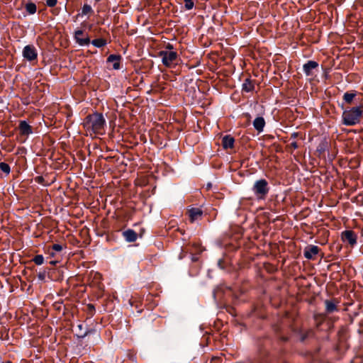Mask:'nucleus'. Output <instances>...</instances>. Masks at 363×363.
Listing matches in <instances>:
<instances>
[{
    "label": "nucleus",
    "instance_id": "nucleus-1",
    "mask_svg": "<svg viewBox=\"0 0 363 363\" xmlns=\"http://www.w3.org/2000/svg\"><path fill=\"white\" fill-rule=\"evenodd\" d=\"M83 126L86 135H103L105 133L106 120L102 113L96 112L84 118Z\"/></svg>",
    "mask_w": 363,
    "mask_h": 363
},
{
    "label": "nucleus",
    "instance_id": "nucleus-2",
    "mask_svg": "<svg viewBox=\"0 0 363 363\" xmlns=\"http://www.w3.org/2000/svg\"><path fill=\"white\" fill-rule=\"evenodd\" d=\"M362 110L360 106L352 107L342 113V122L345 125H354L359 123Z\"/></svg>",
    "mask_w": 363,
    "mask_h": 363
},
{
    "label": "nucleus",
    "instance_id": "nucleus-3",
    "mask_svg": "<svg viewBox=\"0 0 363 363\" xmlns=\"http://www.w3.org/2000/svg\"><path fill=\"white\" fill-rule=\"evenodd\" d=\"M252 189L258 199H264L269 191V186L266 179H260L255 182Z\"/></svg>",
    "mask_w": 363,
    "mask_h": 363
},
{
    "label": "nucleus",
    "instance_id": "nucleus-4",
    "mask_svg": "<svg viewBox=\"0 0 363 363\" xmlns=\"http://www.w3.org/2000/svg\"><path fill=\"white\" fill-rule=\"evenodd\" d=\"M159 55L162 57V63L166 67H170L177 57V53L174 51H160Z\"/></svg>",
    "mask_w": 363,
    "mask_h": 363
},
{
    "label": "nucleus",
    "instance_id": "nucleus-5",
    "mask_svg": "<svg viewBox=\"0 0 363 363\" xmlns=\"http://www.w3.org/2000/svg\"><path fill=\"white\" fill-rule=\"evenodd\" d=\"M341 239L344 242H347L351 246H354L357 243V235L352 230H345L341 233Z\"/></svg>",
    "mask_w": 363,
    "mask_h": 363
},
{
    "label": "nucleus",
    "instance_id": "nucleus-6",
    "mask_svg": "<svg viewBox=\"0 0 363 363\" xmlns=\"http://www.w3.org/2000/svg\"><path fill=\"white\" fill-rule=\"evenodd\" d=\"M23 56L28 61H33L38 57V53L35 48L33 45H26L23 50Z\"/></svg>",
    "mask_w": 363,
    "mask_h": 363
},
{
    "label": "nucleus",
    "instance_id": "nucleus-7",
    "mask_svg": "<svg viewBox=\"0 0 363 363\" xmlns=\"http://www.w3.org/2000/svg\"><path fill=\"white\" fill-rule=\"evenodd\" d=\"M74 39L81 46L89 45L90 39L87 34H84L82 30H77L74 32Z\"/></svg>",
    "mask_w": 363,
    "mask_h": 363
},
{
    "label": "nucleus",
    "instance_id": "nucleus-8",
    "mask_svg": "<svg viewBox=\"0 0 363 363\" xmlns=\"http://www.w3.org/2000/svg\"><path fill=\"white\" fill-rule=\"evenodd\" d=\"M188 215L191 223L201 220L203 216V211L200 208L192 207L188 210Z\"/></svg>",
    "mask_w": 363,
    "mask_h": 363
},
{
    "label": "nucleus",
    "instance_id": "nucleus-9",
    "mask_svg": "<svg viewBox=\"0 0 363 363\" xmlns=\"http://www.w3.org/2000/svg\"><path fill=\"white\" fill-rule=\"evenodd\" d=\"M318 63L315 61L309 60L303 66V70L308 77L313 75V70L318 68Z\"/></svg>",
    "mask_w": 363,
    "mask_h": 363
},
{
    "label": "nucleus",
    "instance_id": "nucleus-10",
    "mask_svg": "<svg viewBox=\"0 0 363 363\" xmlns=\"http://www.w3.org/2000/svg\"><path fill=\"white\" fill-rule=\"evenodd\" d=\"M320 248L316 245H308L304 250V257L308 259H313V257L318 254Z\"/></svg>",
    "mask_w": 363,
    "mask_h": 363
},
{
    "label": "nucleus",
    "instance_id": "nucleus-11",
    "mask_svg": "<svg viewBox=\"0 0 363 363\" xmlns=\"http://www.w3.org/2000/svg\"><path fill=\"white\" fill-rule=\"evenodd\" d=\"M123 236L128 242H133L138 238V234L132 229H128L123 232Z\"/></svg>",
    "mask_w": 363,
    "mask_h": 363
},
{
    "label": "nucleus",
    "instance_id": "nucleus-12",
    "mask_svg": "<svg viewBox=\"0 0 363 363\" xmlns=\"http://www.w3.org/2000/svg\"><path fill=\"white\" fill-rule=\"evenodd\" d=\"M235 143V139L230 135H227L222 138V145L223 149L233 148Z\"/></svg>",
    "mask_w": 363,
    "mask_h": 363
},
{
    "label": "nucleus",
    "instance_id": "nucleus-13",
    "mask_svg": "<svg viewBox=\"0 0 363 363\" xmlns=\"http://www.w3.org/2000/svg\"><path fill=\"white\" fill-rule=\"evenodd\" d=\"M253 126L258 133H262L265 126V121L263 117H257L253 121Z\"/></svg>",
    "mask_w": 363,
    "mask_h": 363
},
{
    "label": "nucleus",
    "instance_id": "nucleus-14",
    "mask_svg": "<svg viewBox=\"0 0 363 363\" xmlns=\"http://www.w3.org/2000/svg\"><path fill=\"white\" fill-rule=\"evenodd\" d=\"M19 130L21 133L24 135H28L33 133L31 126L26 121L20 122Z\"/></svg>",
    "mask_w": 363,
    "mask_h": 363
},
{
    "label": "nucleus",
    "instance_id": "nucleus-15",
    "mask_svg": "<svg viewBox=\"0 0 363 363\" xmlns=\"http://www.w3.org/2000/svg\"><path fill=\"white\" fill-rule=\"evenodd\" d=\"M120 60H121V56L116 55H111L107 58L108 62H111L112 67L114 69H120Z\"/></svg>",
    "mask_w": 363,
    "mask_h": 363
},
{
    "label": "nucleus",
    "instance_id": "nucleus-16",
    "mask_svg": "<svg viewBox=\"0 0 363 363\" xmlns=\"http://www.w3.org/2000/svg\"><path fill=\"white\" fill-rule=\"evenodd\" d=\"M255 89V84L253 81L247 78L245 80L242 85V90L245 92L252 91Z\"/></svg>",
    "mask_w": 363,
    "mask_h": 363
},
{
    "label": "nucleus",
    "instance_id": "nucleus-17",
    "mask_svg": "<svg viewBox=\"0 0 363 363\" xmlns=\"http://www.w3.org/2000/svg\"><path fill=\"white\" fill-rule=\"evenodd\" d=\"M356 91L345 92L343 95V100L347 104H350L352 102L354 98L356 96Z\"/></svg>",
    "mask_w": 363,
    "mask_h": 363
},
{
    "label": "nucleus",
    "instance_id": "nucleus-18",
    "mask_svg": "<svg viewBox=\"0 0 363 363\" xmlns=\"http://www.w3.org/2000/svg\"><path fill=\"white\" fill-rule=\"evenodd\" d=\"M325 305L327 313H330L337 310L336 305L332 301H325Z\"/></svg>",
    "mask_w": 363,
    "mask_h": 363
},
{
    "label": "nucleus",
    "instance_id": "nucleus-19",
    "mask_svg": "<svg viewBox=\"0 0 363 363\" xmlns=\"http://www.w3.org/2000/svg\"><path fill=\"white\" fill-rule=\"evenodd\" d=\"M91 44L96 48H102L106 45V41L103 38H97L93 40Z\"/></svg>",
    "mask_w": 363,
    "mask_h": 363
},
{
    "label": "nucleus",
    "instance_id": "nucleus-20",
    "mask_svg": "<svg viewBox=\"0 0 363 363\" xmlns=\"http://www.w3.org/2000/svg\"><path fill=\"white\" fill-rule=\"evenodd\" d=\"M26 10L30 14H33L36 12V5L34 3L28 2L26 4Z\"/></svg>",
    "mask_w": 363,
    "mask_h": 363
},
{
    "label": "nucleus",
    "instance_id": "nucleus-21",
    "mask_svg": "<svg viewBox=\"0 0 363 363\" xmlns=\"http://www.w3.org/2000/svg\"><path fill=\"white\" fill-rule=\"evenodd\" d=\"M33 261L35 262V264L41 265L44 262V257L42 255H38L34 257Z\"/></svg>",
    "mask_w": 363,
    "mask_h": 363
},
{
    "label": "nucleus",
    "instance_id": "nucleus-22",
    "mask_svg": "<svg viewBox=\"0 0 363 363\" xmlns=\"http://www.w3.org/2000/svg\"><path fill=\"white\" fill-rule=\"evenodd\" d=\"M0 169L6 174H9L11 170L10 166L6 162H0Z\"/></svg>",
    "mask_w": 363,
    "mask_h": 363
},
{
    "label": "nucleus",
    "instance_id": "nucleus-23",
    "mask_svg": "<svg viewBox=\"0 0 363 363\" xmlns=\"http://www.w3.org/2000/svg\"><path fill=\"white\" fill-rule=\"evenodd\" d=\"M92 11H93L90 5L84 4L82 9V15H86Z\"/></svg>",
    "mask_w": 363,
    "mask_h": 363
},
{
    "label": "nucleus",
    "instance_id": "nucleus-24",
    "mask_svg": "<svg viewBox=\"0 0 363 363\" xmlns=\"http://www.w3.org/2000/svg\"><path fill=\"white\" fill-rule=\"evenodd\" d=\"M184 4H185V9L186 10H191L193 9L194 6V0H184Z\"/></svg>",
    "mask_w": 363,
    "mask_h": 363
},
{
    "label": "nucleus",
    "instance_id": "nucleus-25",
    "mask_svg": "<svg viewBox=\"0 0 363 363\" xmlns=\"http://www.w3.org/2000/svg\"><path fill=\"white\" fill-rule=\"evenodd\" d=\"M52 249L55 252H60L62 250V246L60 244H54Z\"/></svg>",
    "mask_w": 363,
    "mask_h": 363
},
{
    "label": "nucleus",
    "instance_id": "nucleus-26",
    "mask_svg": "<svg viewBox=\"0 0 363 363\" xmlns=\"http://www.w3.org/2000/svg\"><path fill=\"white\" fill-rule=\"evenodd\" d=\"M57 0H47L46 4L49 7H53L57 4Z\"/></svg>",
    "mask_w": 363,
    "mask_h": 363
},
{
    "label": "nucleus",
    "instance_id": "nucleus-27",
    "mask_svg": "<svg viewBox=\"0 0 363 363\" xmlns=\"http://www.w3.org/2000/svg\"><path fill=\"white\" fill-rule=\"evenodd\" d=\"M291 147H292L294 149H297L298 148V144L296 142H292L291 143Z\"/></svg>",
    "mask_w": 363,
    "mask_h": 363
},
{
    "label": "nucleus",
    "instance_id": "nucleus-28",
    "mask_svg": "<svg viewBox=\"0 0 363 363\" xmlns=\"http://www.w3.org/2000/svg\"><path fill=\"white\" fill-rule=\"evenodd\" d=\"M38 277L40 280H43L45 279V274L44 273H40L38 275Z\"/></svg>",
    "mask_w": 363,
    "mask_h": 363
},
{
    "label": "nucleus",
    "instance_id": "nucleus-29",
    "mask_svg": "<svg viewBox=\"0 0 363 363\" xmlns=\"http://www.w3.org/2000/svg\"><path fill=\"white\" fill-rule=\"evenodd\" d=\"M298 133H293L291 134V137L292 138H294V139H295V138L298 136Z\"/></svg>",
    "mask_w": 363,
    "mask_h": 363
},
{
    "label": "nucleus",
    "instance_id": "nucleus-30",
    "mask_svg": "<svg viewBox=\"0 0 363 363\" xmlns=\"http://www.w3.org/2000/svg\"><path fill=\"white\" fill-rule=\"evenodd\" d=\"M86 335V333H84L81 334V335H78V336H79V337H85Z\"/></svg>",
    "mask_w": 363,
    "mask_h": 363
},
{
    "label": "nucleus",
    "instance_id": "nucleus-31",
    "mask_svg": "<svg viewBox=\"0 0 363 363\" xmlns=\"http://www.w3.org/2000/svg\"><path fill=\"white\" fill-rule=\"evenodd\" d=\"M167 48H169V49H172V45H169H169H167Z\"/></svg>",
    "mask_w": 363,
    "mask_h": 363
},
{
    "label": "nucleus",
    "instance_id": "nucleus-32",
    "mask_svg": "<svg viewBox=\"0 0 363 363\" xmlns=\"http://www.w3.org/2000/svg\"><path fill=\"white\" fill-rule=\"evenodd\" d=\"M50 264H56V262H55V261H51V262H50Z\"/></svg>",
    "mask_w": 363,
    "mask_h": 363
},
{
    "label": "nucleus",
    "instance_id": "nucleus-33",
    "mask_svg": "<svg viewBox=\"0 0 363 363\" xmlns=\"http://www.w3.org/2000/svg\"><path fill=\"white\" fill-rule=\"evenodd\" d=\"M78 327L79 328V329H82V325H79Z\"/></svg>",
    "mask_w": 363,
    "mask_h": 363
},
{
    "label": "nucleus",
    "instance_id": "nucleus-34",
    "mask_svg": "<svg viewBox=\"0 0 363 363\" xmlns=\"http://www.w3.org/2000/svg\"><path fill=\"white\" fill-rule=\"evenodd\" d=\"M4 363H11V362H10V361H7V362H4Z\"/></svg>",
    "mask_w": 363,
    "mask_h": 363
}]
</instances>
